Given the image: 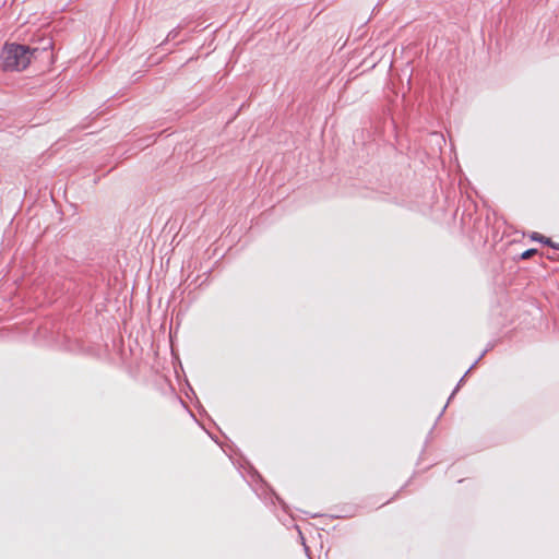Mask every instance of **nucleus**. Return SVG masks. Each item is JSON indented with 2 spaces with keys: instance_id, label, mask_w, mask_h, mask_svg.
Here are the masks:
<instances>
[{
  "instance_id": "obj_2",
  "label": "nucleus",
  "mask_w": 559,
  "mask_h": 559,
  "mask_svg": "<svg viewBox=\"0 0 559 559\" xmlns=\"http://www.w3.org/2000/svg\"><path fill=\"white\" fill-rule=\"evenodd\" d=\"M537 253V250L536 249H528L526 251H524L522 254H521V258L523 260H526V259H530L532 258L534 254Z\"/></svg>"
},
{
  "instance_id": "obj_1",
  "label": "nucleus",
  "mask_w": 559,
  "mask_h": 559,
  "mask_svg": "<svg viewBox=\"0 0 559 559\" xmlns=\"http://www.w3.org/2000/svg\"><path fill=\"white\" fill-rule=\"evenodd\" d=\"M35 51L24 45L5 44L1 52L2 68L5 71H23L31 63Z\"/></svg>"
},
{
  "instance_id": "obj_4",
  "label": "nucleus",
  "mask_w": 559,
  "mask_h": 559,
  "mask_svg": "<svg viewBox=\"0 0 559 559\" xmlns=\"http://www.w3.org/2000/svg\"><path fill=\"white\" fill-rule=\"evenodd\" d=\"M545 243L550 246V247H552V248H555V249H559V246H556V243L552 242L550 238L545 239Z\"/></svg>"
},
{
  "instance_id": "obj_3",
  "label": "nucleus",
  "mask_w": 559,
  "mask_h": 559,
  "mask_svg": "<svg viewBox=\"0 0 559 559\" xmlns=\"http://www.w3.org/2000/svg\"><path fill=\"white\" fill-rule=\"evenodd\" d=\"M532 238H533L534 240H537V241H540V242H544V243H545V239H547L545 236L539 235V234H537V233H535V234L532 236Z\"/></svg>"
}]
</instances>
